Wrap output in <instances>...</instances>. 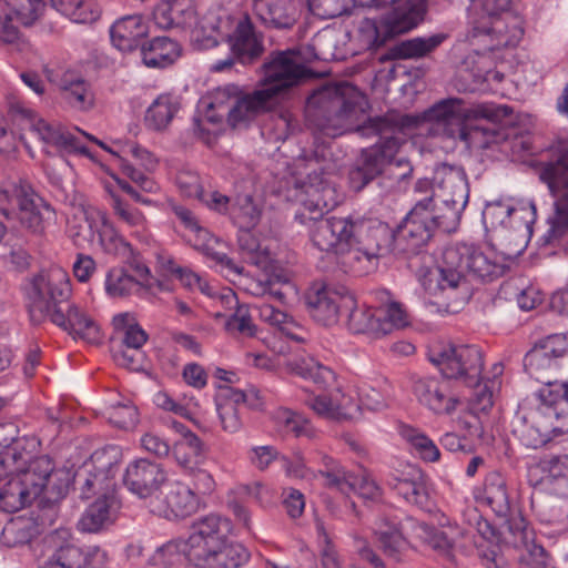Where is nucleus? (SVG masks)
<instances>
[{"mask_svg": "<svg viewBox=\"0 0 568 568\" xmlns=\"http://www.w3.org/2000/svg\"><path fill=\"white\" fill-rule=\"evenodd\" d=\"M367 109L366 97L347 82L321 88L310 97L306 106L310 123L324 135L335 138L355 130L363 136H378L362 151L358 166L351 172V182L358 191L378 175L384 176L388 162L404 142L398 134L415 124L413 118L397 113L369 118L361 124Z\"/></svg>", "mask_w": 568, "mask_h": 568, "instance_id": "1", "label": "nucleus"}, {"mask_svg": "<svg viewBox=\"0 0 568 568\" xmlns=\"http://www.w3.org/2000/svg\"><path fill=\"white\" fill-rule=\"evenodd\" d=\"M435 191L427 180L415 184L420 199L393 231L394 251L417 254L432 239L435 230L450 232L459 222L468 202V182L459 166L443 164L435 172Z\"/></svg>", "mask_w": 568, "mask_h": 568, "instance_id": "2", "label": "nucleus"}, {"mask_svg": "<svg viewBox=\"0 0 568 568\" xmlns=\"http://www.w3.org/2000/svg\"><path fill=\"white\" fill-rule=\"evenodd\" d=\"M435 191L427 180L415 184L420 199L393 231L394 251L417 254L432 239L435 230L450 232L459 222L468 202V182L459 166L443 164L435 172Z\"/></svg>", "mask_w": 568, "mask_h": 568, "instance_id": "3", "label": "nucleus"}, {"mask_svg": "<svg viewBox=\"0 0 568 568\" xmlns=\"http://www.w3.org/2000/svg\"><path fill=\"white\" fill-rule=\"evenodd\" d=\"M326 149L322 148L298 160L297 169L305 178L297 180L296 186L301 187L308 199L304 201V211L296 214V219L308 226L314 246L320 251L344 256L345 263H348L355 220L322 216L324 211L336 204L335 189L327 179L332 165L326 160Z\"/></svg>", "mask_w": 568, "mask_h": 568, "instance_id": "4", "label": "nucleus"}, {"mask_svg": "<svg viewBox=\"0 0 568 568\" xmlns=\"http://www.w3.org/2000/svg\"><path fill=\"white\" fill-rule=\"evenodd\" d=\"M231 521L211 514L192 525L187 538L172 539L158 547L150 558L154 566L172 568H239L250 559L246 548L229 538Z\"/></svg>", "mask_w": 568, "mask_h": 568, "instance_id": "5", "label": "nucleus"}, {"mask_svg": "<svg viewBox=\"0 0 568 568\" xmlns=\"http://www.w3.org/2000/svg\"><path fill=\"white\" fill-rule=\"evenodd\" d=\"M426 116L432 122L430 133L480 150L489 149L506 138L497 124H516L514 109L509 105L480 103L467 108L458 98L436 103L426 112Z\"/></svg>", "mask_w": 568, "mask_h": 568, "instance_id": "6", "label": "nucleus"}, {"mask_svg": "<svg viewBox=\"0 0 568 568\" xmlns=\"http://www.w3.org/2000/svg\"><path fill=\"white\" fill-rule=\"evenodd\" d=\"M523 248L521 241L504 253L503 262H498L489 258L474 244L456 243L444 250L437 266L424 273L422 285L430 295L444 293L448 298L465 303L471 295L469 277L491 282L503 276L509 268L507 262L520 254Z\"/></svg>", "mask_w": 568, "mask_h": 568, "instance_id": "7", "label": "nucleus"}, {"mask_svg": "<svg viewBox=\"0 0 568 568\" xmlns=\"http://www.w3.org/2000/svg\"><path fill=\"white\" fill-rule=\"evenodd\" d=\"M71 287L68 275L52 270L37 275L29 293V314L33 324L45 318L88 343L100 339L98 325L75 305L69 303Z\"/></svg>", "mask_w": 568, "mask_h": 568, "instance_id": "8", "label": "nucleus"}, {"mask_svg": "<svg viewBox=\"0 0 568 568\" xmlns=\"http://www.w3.org/2000/svg\"><path fill=\"white\" fill-rule=\"evenodd\" d=\"M371 7L383 8L379 17H366L358 32L368 49H377L392 38L415 29L425 18L427 0H371Z\"/></svg>", "mask_w": 568, "mask_h": 568, "instance_id": "9", "label": "nucleus"}, {"mask_svg": "<svg viewBox=\"0 0 568 568\" xmlns=\"http://www.w3.org/2000/svg\"><path fill=\"white\" fill-rule=\"evenodd\" d=\"M193 37L204 48L215 47L220 40H226L242 63L252 62L264 51L262 36L255 31L248 16L237 20L205 16L193 30Z\"/></svg>", "mask_w": 568, "mask_h": 568, "instance_id": "10", "label": "nucleus"}, {"mask_svg": "<svg viewBox=\"0 0 568 568\" xmlns=\"http://www.w3.org/2000/svg\"><path fill=\"white\" fill-rule=\"evenodd\" d=\"M547 153L539 178L555 197V215L544 240L554 243L568 233V141L559 140L550 145Z\"/></svg>", "mask_w": 568, "mask_h": 568, "instance_id": "11", "label": "nucleus"}, {"mask_svg": "<svg viewBox=\"0 0 568 568\" xmlns=\"http://www.w3.org/2000/svg\"><path fill=\"white\" fill-rule=\"evenodd\" d=\"M429 361L448 379L462 381L468 387H476L484 368L483 353L475 345H435L429 349Z\"/></svg>", "mask_w": 568, "mask_h": 568, "instance_id": "12", "label": "nucleus"}, {"mask_svg": "<svg viewBox=\"0 0 568 568\" xmlns=\"http://www.w3.org/2000/svg\"><path fill=\"white\" fill-rule=\"evenodd\" d=\"M353 246L348 263L366 260L372 266L394 251L393 230L383 222L372 219L355 220L353 229Z\"/></svg>", "mask_w": 568, "mask_h": 568, "instance_id": "13", "label": "nucleus"}, {"mask_svg": "<svg viewBox=\"0 0 568 568\" xmlns=\"http://www.w3.org/2000/svg\"><path fill=\"white\" fill-rule=\"evenodd\" d=\"M290 366L293 373L303 378L312 379L320 388L324 390L331 388L336 419H351L356 416L359 405L351 394L345 393L336 383L335 374L329 367L322 365L310 356L295 359Z\"/></svg>", "mask_w": 568, "mask_h": 568, "instance_id": "14", "label": "nucleus"}, {"mask_svg": "<svg viewBox=\"0 0 568 568\" xmlns=\"http://www.w3.org/2000/svg\"><path fill=\"white\" fill-rule=\"evenodd\" d=\"M263 69V87L272 89L271 93L278 102L288 89L297 85L306 77V69L296 49L272 52Z\"/></svg>", "mask_w": 568, "mask_h": 568, "instance_id": "15", "label": "nucleus"}, {"mask_svg": "<svg viewBox=\"0 0 568 568\" xmlns=\"http://www.w3.org/2000/svg\"><path fill=\"white\" fill-rule=\"evenodd\" d=\"M116 460L106 452H95L73 476L75 490L81 499L112 494Z\"/></svg>", "mask_w": 568, "mask_h": 568, "instance_id": "16", "label": "nucleus"}, {"mask_svg": "<svg viewBox=\"0 0 568 568\" xmlns=\"http://www.w3.org/2000/svg\"><path fill=\"white\" fill-rule=\"evenodd\" d=\"M557 416L558 413L550 408H547V412H519L513 420V433L526 447L538 448L547 444L552 435L565 433L561 427L555 425Z\"/></svg>", "mask_w": 568, "mask_h": 568, "instance_id": "17", "label": "nucleus"}, {"mask_svg": "<svg viewBox=\"0 0 568 568\" xmlns=\"http://www.w3.org/2000/svg\"><path fill=\"white\" fill-rule=\"evenodd\" d=\"M14 121L22 131L28 130L37 134L44 144L52 145L62 152L89 155V150L81 145L78 138L65 128L38 118L31 110H17Z\"/></svg>", "mask_w": 568, "mask_h": 568, "instance_id": "18", "label": "nucleus"}, {"mask_svg": "<svg viewBox=\"0 0 568 568\" xmlns=\"http://www.w3.org/2000/svg\"><path fill=\"white\" fill-rule=\"evenodd\" d=\"M567 351V342L562 335H549L535 344L524 358L525 371L542 384H551L558 368V359Z\"/></svg>", "mask_w": 568, "mask_h": 568, "instance_id": "19", "label": "nucleus"}, {"mask_svg": "<svg viewBox=\"0 0 568 568\" xmlns=\"http://www.w3.org/2000/svg\"><path fill=\"white\" fill-rule=\"evenodd\" d=\"M168 479L164 468L146 458L134 459L125 468L123 485L136 497L152 503Z\"/></svg>", "mask_w": 568, "mask_h": 568, "instance_id": "20", "label": "nucleus"}, {"mask_svg": "<svg viewBox=\"0 0 568 568\" xmlns=\"http://www.w3.org/2000/svg\"><path fill=\"white\" fill-rule=\"evenodd\" d=\"M16 214L13 221L7 222L14 227L17 222L33 235L41 236L45 223L52 219L54 212L51 206L39 197L30 186L16 187Z\"/></svg>", "mask_w": 568, "mask_h": 568, "instance_id": "21", "label": "nucleus"}, {"mask_svg": "<svg viewBox=\"0 0 568 568\" xmlns=\"http://www.w3.org/2000/svg\"><path fill=\"white\" fill-rule=\"evenodd\" d=\"M13 424L0 425V478L9 471L20 470L37 453L34 437H19Z\"/></svg>", "mask_w": 568, "mask_h": 568, "instance_id": "22", "label": "nucleus"}, {"mask_svg": "<svg viewBox=\"0 0 568 568\" xmlns=\"http://www.w3.org/2000/svg\"><path fill=\"white\" fill-rule=\"evenodd\" d=\"M413 393L417 400L436 414H452L459 398L452 393L446 377L424 376L414 381Z\"/></svg>", "mask_w": 568, "mask_h": 568, "instance_id": "23", "label": "nucleus"}, {"mask_svg": "<svg viewBox=\"0 0 568 568\" xmlns=\"http://www.w3.org/2000/svg\"><path fill=\"white\" fill-rule=\"evenodd\" d=\"M148 503L150 511L166 519L185 518L194 514L199 508V498L196 494L186 485L174 483L170 485L161 498Z\"/></svg>", "mask_w": 568, "mask_h": 568, "instance_id": "24", "label": "nucleus"}, {"mask_svg": "<svg viewBox=\"0 0 568 568\" xmlns=\"http://www.w3.org/2000/svg\"><path fill=\"white\" fill-rule=\"evenodd\" d=\"M306 304L316 322L331 326L337 323L339 311L351 308L354 300L346 293L323 285L315 286L307 293Z\"/></svg>", "mask_w": 568, "mask_h": 568, "instance_id": "25", "label": "nucleus"}, {"mask_svg": "<svg viewBox=\"0 0 568 568\" xmlns=\"http://www.w3.org/2000/svg\"><path fill=\"white\" fill-rule=\"evenodd\" d=\"M272 89L263 85L252 92L242 89L230 111V122L233 129L246 128L257 116L273 110L280 102L272 95Z\"/></svg>", "mask_w": 568, "mask_h": 568, "instance_id": "26", "label": "nucleus"}, {"mask_svg": "<svg viewBox=\"0 0 568 568\" xmlns=\"http://www.w3.org/2000/svg\"><path fill=\"white\" fill-rule=\"evenodd\" d=\"M253 398L257 399V393L253 389L243 392L230 386L220 387L216 412L224 432L235 434L242 428L241 407L244 404L256 406Z\"/></svg>", "mask_w": 568, "mask_h": 568, "instance_id": "27", "label": "nucleus"}, {"mask_svg": "<svg viewBox=\"0 0 568 568\" xmlns=\"http://www.w3.org/2000/svg\"><path fill=\"white\" fill-rule=\"evenodd\" d=\"M104 214L91 205L74 206L67 223V233L72 243L81 248L89 246L94 240L98 223H101Z\"/></svg>", "mask_w": 568, "mask_h": 568, "instance_id": "28", "label": "nucleus"}, {"mask_svg": "<svg viewBox=\"0 0 568 568\" xmlns=\"http://www.w3.org/2000/svg\"><path fill=\"white\" fill-rule=\"evenodd\" d=\"M254 16L265 26L292 29L298 19L296 6L290 0H251Z\"/></svg>", "mask_w": 568, "mask_h": 568, "instance_id": "29", "label": "nucleus"}, {"mask_svg": "<svg viewBox=\"0 0 568 568\" xmlns=\"http://www.w3.org/2000/svg\"><path fill=\"white\" fill-rule=\"evenodd\" d=\"M155 24L164 30L173 28H195L201 22H196V11L193 0H163L153 11Z\"/></svg>", "mask_w": 568, "mask_h": 568, "instance_id": "30", "label": "nucleus"}, {"mask_svg": "<svg viewBox=\"0 0 568 568\" xmlns=\"http://www.w3.org/2000/svg\"><path fill=\"white\" fill-rule=\"evenodd\" d=\"M390 488L397 491L406 501L419 508L428 509L430 506L426 477L417 467H409L407 473L395 476L388 480Z\"/></svg>", "mask_w": 568, "mask_h": 568, "instance_id": "31", "label": "nucleus"}, {"mask_svg": "<svg viewBox=\"0 0 568 568\" xmlns=\"http://www.w3.org/2000/svg\"><path fill=\"white\" fill-rule=\"evenodd\" d=\"M118 501L113 494L101 495L91 503L78 521V528L83 532H98L115 518Z\"/></svg>", "mask_w": 568, "mask_h": 568, "instance_id": "32", "label": "nucleus"}, {"mask_svg": "<svg viewBox=\"0 0 568 568\" xmlns=\"http://www.w3.org/2000/svg\"><path fill=\"white\" fill-rule=\"evenodd\" d=\"M148 34V26L139 14L126 16L113 23L111 41L120 51L129 52L140 47Z\"/></svg>", "mask_w": 568, "mask_h": 568, "instance_id": "33", "label": "nucleus"}, {"mask_svg": "<svg viewBox=\"0 0 568 568\" xmlns=\"http://www.w3.org/2000/svg\"><path fill=\"white\" fill-rule=\"evenodd\" d=\"M52 470V462L48 456H40L32 458L20 470L9 471V475H16L20 483L29 490L34 493V499L41 497L43 487L45 486V476L50 475Z\"/></svg>", "mask_w": 568, "mask_h": 568, "instance_id": "34", "label": "nucleus"}, {"mask_svg": "<svg viewBox=\"0 0 568 568\" xmlns=\"http://www.w3.org/2000/svg\"><path fill=\"white\" fill-rule=\"evenodd\" d=\"M141 57L149 68H165L180 57V45L168 37H158L141 45Z\"/></svg>", "mask_w": 568, "mask_h": 568, "instance_id": "35", "label": "nucleus"}, {"mask_svg": "<svg viewBox=\"0 0 568 568\" xmlns=\"http://www.w3.org/2000/svg\"><path fill=\"white\" fill-rule=\"evenodd\" d=\"M483 10V21L476 23L471 31V38L480 36H497L503 33L499 16L508 10L510 0H474Z\"/></svg>", "mask_w": 568, "mask_h": 568, "instance_id": "36", "label": "nucleus"}, {"mask_svg": "<svg viewBox=\"0 0 568 568\" xmlns=\"http://www.w3.org/2000/svg\"><path fill=\"white\" fill-rule=\"evenodd\" d=\"M483 500L497 517H505L511 514L514 506L508 496L506 480L499 473L487 475L484 484Z\"/></svg>", "mask_w": 568, "mask_h": 568, "instance_id": "37", "label": "nucleus"}, {"mask_svg": "<svg viewBox=\"0 0 568 568\" xmlns=\"http://www.w3.org/2000/svg\"><path fill=\"white\" fill-rule=\"evenodd\" d=\"M179 109L176 98L171 94H161L146 109L144 124L151 131L162 132L172 122Z\"/></svg>", "mask_w": 568, "mask_h": 568, "instance_id": "38", "label": "nucleus"}, {"mask_svg": "<svg viewBox=\"0 0 568 568\" xmlns=\"http://www.w3.org/2000/svg\"><path fill=\"white\" fill-rule=\"evenodd\" d=\"M447 38L444 33H436L427 38H413L400 41L389 50L393 59H419L426 57L439 47Z\"/></svg>", "mask_w": 568, "mask_h": 568, "instance_id": "39", "label": "nucleus"}, {"mask_svg": "<svg viewBox=\"0 0 568 568\" xmlns=\"http://www.w3.org/2000/svg\"><path fill=\"white\" fill-rule=\"evenodd\" d=\"M253 227H239L237 245L244 260L261 270L272 266L273 257L266 247H262L258 239L252 233Z\"/></svg>", "mask_w": 568, "mask_h": 568, "instance_id": "40", "label": "nucleus"}, {"mask_svg": "<svg viewBox=\"0 0 568 568\" xmlns=\"http://www.w3.org/2000/svg\"><path fill=\"white\" fill-rule=\"evenodd\" d=\"M204 444L193 432H187L176 440L171 449L174 460L183 468L194 470L201 463Z\"/></svg>", "mask_w": 568, "mask_h": 568, "instance_id": "41", "label": "nucleus"}, {"mask_svg": "<svg viewBox=\"0 0 568 568\" xmlns=\"http://www.w3.org/2000/svg\"><path fill=\"white\" fill-rule=\"evenodd\" d=\"M376 540L383 552L396 560L406 547V540L397 525L386 517L379 518L374 528Z\"/></svg>", "mask_w": 568, "mask_h": 568, "instance_id": "42", "label": "nucleus"}, {"mask_svg": "<svg viewBox=\"0 0 568 568\" xmlns=\"http://www.w3.org/2000/svg\"><path fill=\"white\" fill-rule=\"evenodd\" d=\"M260 318L270 325L278 327L287 337L297 342L304 341L301 335L302 326L284 311L277 308L270 302H262L258 306Z\"/></svg>", "mask_w": 568, "mask_h": 568, "instance_id": "43", "label": "nucleus"}, {"mask_svg": "<svg viewBox=\"0 0 568 568\" xmlns=\"http://www.w3.org/2000/svg\"><path fill=\"white\" fill-rule=\"evenodd\" d=\"M240 90L241 88L233 83L216 88L211 93V100L207 104L209 109L213 111L212 114H206L209 121L221 122L223 119H226L229 123L231 114L230 111L231 109H234Z\"/></svg>", "mask_w": 568, "mask_h": 568, "instance_id": "44", "label": "nucleus"}, {"mask_svg": "<svg viewBox=\"0 0 568 568\" xmlns=\"http://www.w3.org/2000/svg\"><path fill=\"white\" fill-rule=\"evenodd\" d=\"M59 88L63 99L71 106L84 110L91 105L88 84L81 75L71 71L65 72L59 82Z\"/></svg>", "mask_w": 568, "mask_h": 568, "instance_id": "45", "label": "nucleus"}, {"mask_svg": "<svg viewBox=\"0 0 568 568\" xmlns=\"http://www.w3.org/2000/svg\"><path fill=\"white\" fill-rule=\"evenodd\" d=\"M274 423L277 432L283 436L293 435L294 437L315 436V430L310 422L301 414L288 408H280L274 413Z\"/></svg>", "mask_w": 568, "mask_h": 568, "instance_id": "46", "label": "nucleus"}, {"mask_svg": "<svg viewBox=\"0 0 568 568\" xmlns=\"http://www.w3.org/2000/svg\"><path fill=\"white\" fill-rule=\"evenodd\" d=\"M0 487V509L4 513H16L34 500V493H30L20 483L16 475Z\"/></svg>", "mask_w": 568, "mask_h": 568, "instance_id": "47", "label": "nucleus"}, {"mask_svg": "<svg viewBox=\"0 0 568 568\" xmlns=\"http://www.w3.org/2000/svg\"><path fill=\"white\" fill-rule=\"evenodd\" d=\"M221 300L230 310L236 307V311L226 320L225 329L229 333L253 337L256 333V326L252 323L248 310L245 306L237 305L239 302L235 293L229 290L227 293L221 296Z\"/></svg>", "mask_w": 568, "mask_h": 568, "instance_id": "48", "label": "nucleus"}, {"mask_svg": "<svg viewBox=\"0 0 568 568\" xmlns=\"http://www.w3.org/2000/svg\"><path fill=\"white\" fill-rule=\"evenodd\" d=\"M231 215L239 227H255L262 215L261 205L250 194H239L232 204Z\"/></svg>", "mask_w": 568, "mask_h": 568, "instance_id": "49", "label": "nucleus"}, {"mask_svg": "<svg viewBox=\"0 0 568 568\" xmlns=\"http://www.w3.org/2000/svg\"><path fill=\"white\" fill-rule=\"evenodd\" d=\"M349 311L347 327L354 334H367L381 337L377 313L372 307H358L355 303Z\"/></svg>", "mask_w": 568, "mask_h": 568, "instance_id": "50", "label": "nucleus"}, {"mask_svg": "<svg viewBox=\"0 0 568 568\" xmlns=\"http://www.w3.org/2000/svg\"><path fill=\"white\" fill-rule=\"evenodd\" d=\"M104 286L106 294L111 297H124L141 293L135 276L129 274L123 267L111 268L106 273Z\"/></svg>", "mask_w": 568, "mask_h": 568, "instance_id": "51", "label": "nucleus"}, {"mask_svg": "<svg viewBox=\"0 0 568 568\" xmlns=\"http://www.w3.org/2000/svg\"><path fill=\"white\" fill-rule=\"evenodd\" d=\"M399 434L425 462L433 463L439 459L440 453L438 447L424 433L408 425H402Z\"/></svg>", "mask_w": 568, "mask_h": 568, "instance_id": "52", "label": "nucleus"}, {"mask_svg": "<svg viewBox=\"0 0 568 568\" xmlns=\"http://www.w3.org/2000/svg\"><path fill=\"white\" fill-rule=\"evenodd\" d=\"M501 519L500 528L506 542L513 545L515 548L527 546L530 540L529 531L525 518L520 515L516 507L511 509L509 516L499 517Z\"/></svg>", "mask_w": 568, "mask_h": 568, "instance_id": "53", "label": "nucleus"}, {"mask_svg": "<svg viewBox=\"0 0 568 568\" xmlns=\"http://www.w3.org/2000/svg\"><path fill=\"white\" fill-rule=\"evenodd\" d=\"M100 224L101 226L98 227L97 232L99 245L104 253L110 255H125L130 252V244L108 220L105 214Z\"/></svg>", "mask_w": 568, "mask_h": 568, "instance_id": "54", "label": "nucleus"}, {"mask_svg": "<svg viewBox=\"0 0 568 568\" xmlns=\"http://www.w3.org/2000/svg\"><path fill=\"white\" fill-rule=\"evenodd\" d=\"M377 317L379 324L381 336L392 333L409 324V315L404 306L394 301L384 307H378Z\"/></svg>", "mask_w": 568, "mask_h": 568, "instance_id": "55", "label": "nucleus"}, {"mask_svg": "<svg viewBox=\"0 0 568 568\" xmlns=\"http://www.w3.org/2000/svg\"><path fill=\"white\" fill-rule=\"evenodd\" d=\"M415 529L417 536L435 551L446 558H453L454 542L445 531L426 523H418Z\"/></svg>", "mask_w": 568, "mask_h": 568, "instance_id": "56", "label": "nucleus"}, {"mask_svg": "<svg viewBox=\"0 0 568 568\" xmlns=\"http://www.w3.org/2000/svg\"><path fill=\"white\" fill-rule=\"evenodd\" d=\"M52 8L78 23L94 21L97 12L89 0H47Z\"/></svg>", "mask_w": 568, "mask_h": 568, "instance_id": "57", "label": "nucleus"}, {"mask_svg": "<svg viewBox=\"0 0 568 568\" xmlns=\"http://www.w3.org/2000/svg\"><path fill=\"white\" fill-rule=\"evenodd\" d=\"M112 207L118 219L132 230V235L144 237L148 221L140 210L123 202L119 197L113 199Z\"/></svg>", "mask_w": 568, "mask_h": 568, "instance_id": "58", "label": "nucleus"}, {"mask_svg": "<svg viewBox=\"0 0 568 568\" xmlns=\"http://www.w3.org/2000/svg\"><path fill=\"white\" fill-rule=\"evenodd\" d=\"M44 480L45 486L41 496L48 503H55L67 495L71 483V475L64 469H54L52 466L50 475L45 476Z\"/></svg>", "mask_w": 568, "mask_h": 568, "instance_id": "59", "label": "nucleus"}, {"mask_svg": "<svg viewBox=\"0 0 568 568\" xmlns=\"http://www.w3.org/2000/svg\"><path fill=\"white\" fill-rule=\"evenodd\" d=\"M536 219V206L532 202H513L511 215L508 229L520 235L521 240L530 232V226Z\"/></svg>", "mask_w": 568, "mask_h": 568, "instance_id": "60", "label": "nucleus"}, {"mask_svg": "<svg viewBox=\"0 0 568 568\" xmlns=\"http://www.w3.org/2000/svg\"><path fill=\"white\" fill-rule=\"evenodd\" d=\"M83 550L72 544L61 546L40 568H81Z\"/></svg>", "mask_w": 568, "mask_h": 568, "instance_id": "61", "label": "nucleus"}, {"mask_svg": "<svg viewBox=\"0 0 568 568\" xmlns=\"http://www.w3.org/2000/svg\"><path fill=\"white\" fill-rule=\"evenodd\" d=\"M513 201L498 200L486 205L483 212V220L487 226L494 230L501 229L505 232L508 229L509 216L511 215Z\"/></svg>", "mask_w": 568, "mask_h": 568, "instance_id": "62", "label": "nucleus"}, {"mask_svg": "<svg viewBox=\"0 0 568 568\" xmlns=\"http://www.w3.org/2000/svg\"><path fill=\"white\" fill-rule=\"evenodd\" d=\"M358 4L363 0H308L310 10L323 19L337 18Z\"/></svg>", "mask_w": 568, "mask_h": 568, "instance_id": "63", "label": "nucleus"}, {"mask_svg": "<svg viewBox=\"0 0 568 568\" xmlns=\"http://www.w3.org/2000/svg\"><path fill=\"white\" fill-rule=\"evenodd\" d=\"M545 386L539 389L537 397L540 400V406L537 409L547 412V408L556 410V405H568V386L556 385L551 379V384H544Z\"/></svg>", "mask_w": 568, "mask_h": 568, "instance_id": "64", "label": "nucleus"}]
</instances>
